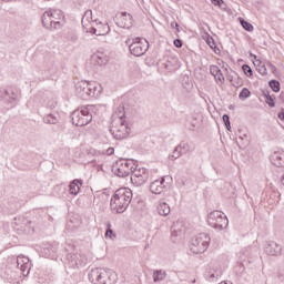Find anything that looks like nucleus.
<instances>
[{
	"label": "nucleus",
	"instance_id": "obj_1",
	"mask_svg": "<svg viewBox=\"0 0 284 284\" xmlns=\"http://www.w3.org/2000/svg\"><path fill=\"white\" fill-rule=\"evenodd\" d=\"M132 203V190L128 187H122L115 191L114 195L111 197L110 207L115 214H123L125 210Z\"/></svg>",
	"mask_w": 284,
	"mask_h": 284
},
{
	"label": "nucleus",
	"instance_id": "obj_2",
	"mask_svg": "<svg viewBox=\"0 0 284 284\" xmlns=\"http://www.w3.org/2000/svg\"><path fill=\"white\" fill-rule=\"evenodd\" d=\"M75 92L80 99L84 101L90 98L101 97L103 87L99 82L80 81L75 83Z\"/></svg>",
	"mask_w": 284,
	"mask_h": 284
},
{
	"label": "nucleus",
	"instance_id": "obj_3",
	"mask_svg": "<svg viewBox=\"0 0 284 284\" xmlns=\"http://www.w3.org/2000/svg\"><path fill=\"white\" fill-rule=\"evenodd\" d=\"M89 281L93 284H115L116 273L112 270L93 268L89 272Z\"/></svg>",
	"mask_w": 284,
	"mask_h": 284
},
{
	"label": "nucleus",
	"instance_id": "obj_4",
	"mask_svg": "<svg viewBox=\"0 0 284 284\" xmlns=\"http://www.w3.org/2000/svg\"><path fill=\"white\" fill-rule=\"evenodd\" d=\"M97 110V105H87L80 109H77L71 113V121L77 128H83L92 121V112Z\"/></svg>",
	"mask_w": 284,
	"mask_h": 284
},
{
	"label": "nucleus",
	"instance_id": "obj_5",
	"mask_svg": "<svg viewBox=\"0 0 284 284\" xmlns=\"http://www.w3.org/2000/svg\"><path fill=\"white\" fill-rule=\"evenodd\" d=\"M125 45L129 47L133 57H143V54H145L150 49V42L143 38H129L125 40Z\"/></svg>",
	"mask_w": 284,
	"mask_h": 284
},
{
	"label": "nucleus",
	"instance_id": "obj_6",
	"mask_svg": "<svg viewBox=\"0 0 284 284\" xmlns=\"http://www.w3.org/2000/svg\"><path fill=\"white\" fill-rule=\"evenodd\" d=\"M110 134H112L113 139L118 141H123V139H128L130 134V126L125 123L123 119H114L112 121V125L109 129Z\"/></svg>",
	"mask_w": 284,
	"mask_h": 284
},
{
	"label": "nucleus",
	"instance_id": "obj_7",
	"mask_svg": "<svg viewBox=\"0 0 284 284\" xmlns=\"http://www.w3.org/2000/svg\"><path fill=\"white\" fill-rule=\"evenodd\" d=\"M134 165V160L120 159L113 164L112 172L115 176L125 179V176H130V174H132Z\"/></svg>",
	"mask_w": 284,
	"mask_h": 284
},
{
	"label": "nucleus",
	"instance_id": "obj_8",
	"mask_svg": "<svg viewBox=\"0 0 284 284\" xmlns=\"http://www.w3.org/2000/svg\"><path fill=\"white\" fill-rule=\"evenodd\" d=\"M210 241H212L210 235L206 233H200L191 241V252H193V254H203V252H206L207 247H210Z\"/></svg>",
	"mask_w": 284,
	"mask_h": 284
},
{
	"label": "nucleus",
	"instance_id": "obj_9",
	"mask_svg": "<svg viewBox=\"0 0 284 284\" xmlns=\"http://www.w3.org/2000/svg\"><path fill=\"white\" fill-rule=\"evenodd\" d=\"M207 223L214 230H225L227 225H230V221L227 220V216L223 214L221 211H213L207 216Z\"/></svg>",
	"mask_w": 284,
	"mask_h": 284
},
{
	"label": "nucleus",
	"instance_id": "obj_10",
	"mask_svg": "<svg viewBox=\"0 0 284 284\" xmlns=\"http://www.w3.org/2000/svg\"><path fill=\"white\" fill-rule=\"evenodd\" d=\"M150 179V171L145 168H139L136 164L133 168L131 173V182L136 187H141Z\"/></svg>",
	"mask_w": 284,
	"mask_h": 284
},
{
	"label": "nucleus",
	"instance_id": "obj_11",
	"mask_svg": "<svg viewBox=\"0 0 284 284\" xmlns=\"http://www.w3.org/2000/svg\"><path fill=\"white\" fill-rule=\"evenodd\" d=\"M69 267L77 270L79 267H85L88 265V256L83 253H69L67 255Z\"/></svg>",
	"mask_w": 284,
	"mask_h": 284
},
{
	"label": "nucleus",
	"instance_id": "obj_12",
	"mask_svg": "<svg viewBox=\"0 0 284 284\" xmlns=\"http://www.w3.org/2000/svg\"><path fill=\"white\" fill-rule=\"evenodd\" d=\"M19 99V90L14 88L0 89V101H6L11 104V108L17 105V100Z\"/></svg>",
	"mask_w": 284,
	"mask_h": 284
},
{
	"label": "nucleus",
	"instance_id": "obj_13",
	"mask_svg": "<svg viewBox=\"0 0 284 284\" xmlns=\"http://www.w3.org/2000/svg\"><path fill=\"white\" fill-rule=\"evenodd\" d=\"M42 26L47 30H61L63 24L61 21L52 20V13L48 10L42 14Z\"/></svg>",
	"mask_w": 284,
	"mask_h": 284
},
{
	"label": "nucleus",
	"instance_id": "obj_14",
	"mask_svg": "<svg viewBox=\"0 0 284 284\" xmlns=\"http://www.w3.org/2000/svg\"><path fill=\"white\" fill-rule=\"evenodd\" d=\"M265 254L268 256H282L284 253L283 246L274 241H270L266 243L264 248Z\"/></svg>",
	"mask_w": 284,
	"mask_h": 284
},
{
	"label": "nucleus",
	"instance_id": "obj_15",
	"mask_svg": "<svg viewBox=\"0 0 284 284\" xmlns=\"http://www.w3.org/2000/svg\"><path fill=\"white\" fill-rule=\"evenodd\" d=\"M165 190H168V185L165 184V178L155 180L150 185V191L152 192V194H163Z\"/></svg>",
	"mask_w": 284,
	"mask_h": 284
},
{
	"label": "nucleus",
	"instance_id": "obj_16",
	"mask_svg": "<svg viewBox=\"0 0 284 284\" xmlns=\"http://www.w3.org/2000/svg\"><path fill=\"white\" fill-rule=\"evenodd\" d=\"M221 276H223V271L221 270L220 265L213 266L205 273V278H207V281H210L211 283H214V281H219Z\"/></svg>",
	"mask_w": 284,
	"mask_h": 284
},
{
	"label": "nucleus",
	"instance_id": "obj_17",
	"mask_svg": "<svg viewBox=\"0 0 284 284\" xmlns=\"http://www.w3.org/2000/svg\"><path fill=\"white\" fill-rule=\"evenodd\" d=\"M91 32L97 37H104V34L110 32V26H108V23L103 24L102 22H99L97 27H92Z\"/></svg>",
	"mask_w": 284,
	"mask_h": 284
},
{
	"label": "nucleus",
	"instance_id": "obj_18",
	"mask_svg": "<svg viewBox=\"0 0 284 284\" xmlns=\"http://www.w3.org/2000/svg\"><path fill=\"white\" fill-rule=\"evenodd\" d=\"M271 163L275 165V168H284V152L276 151L271 155Z\"/></svg>",
	"mask_w": 284,
	"mask_h": 284
},
{
	"label": "nucleus",
	"instance_id": "obj_19",
	"mask_svg": "<svg viewBox=\"0 0 284 284\" xmlns=\"http://www.w3.org/2000/svg\"><path fill=\"white\" fill-rule=\"evenodd\" d=\"M132 14L122 12L121 21L119 23L120 28H126V30H130V28H132Z\"/></svg>",
	"mask_w": 284,
	"mask_h": 284
},
{
	"label": "nucleus",
	"instance_id": "obj_20",
	"mask_svg": "<svg viewBox=\"0 0 284 284\" xmlns=\"http://www.w3.org/2000/svg\"><path fill=\"white\" fill-rule=\"evenodd\" d=\"M251 57L255 59L254 65L256 67L258 74H262V77L267 75V67H265V63H263V61L257 59V57L254 54H251Z\"/></svg>",
	"mask_w": 284,
	"mask_h": 284
},
{
	"label": "nucleus",
	"instance_id": "obj_21",
	"mask_svg": "<svg viewBox=\"0 0 284 284\" xmlns=\"http://www.w3.org/2000/svg\"><path fill=\"white\" fill-rule=\"evenodd\" d=\"M57 245L54 244H45L44 247H42V254L47 256L48 258H54V254H57Z\"/></svg>",
	"mask_w": 284,
	"mask_h": 284
},
{
	"label": "nucleus",
	"instance_id": "obj_22",
	"mask_svg": "<svg viewBox=\"0 0 284 284\" xmlns=\"http://www.w3.org/2000/svg\"><path fill=\"white\" fill-rule=\"evenodd\" d=\"M81 185H83V181L73 180L69 185L70 194H73V196H77V194H79V192H81Z\"/></svg>",
	"mask_w": 284,
	"mask_h": 284
},
{
	"label": "nucleus",
	"instance_id": "obj_23",
	"mask_svg": "<svg viewBox=\"0 0 284 284\" xmlns=\"http://www.w3.org/2000/svg\"><path fill=\"white\" fill-rule=\"evenodd\" d=\"M210 73L212 74V77H214V79H217V81H225V77H223V72L219 67L211 65Z\"/></svg>",
	"mask_w": 284,
	"mask_h": 284
},
{
	"label": "nucleus",
	"instance_id": "obj_24",
	"mask_svg": "<svg viewBox=\"0 0 284 284\" xmlns=\"http://www.w3.org/2000/svg\"><path fill=\"white\" fill-rule=\"evenodd\" d=\"M171 212L170 205L165 202H160L158 205V214L160 216H168Z\"/></svg>",
	"mask_w": 284,
	"mask_h": 284
},
{
	"label": "nucleus",
	"instance_id": "obj_25",
	"mask_svg": "<svg viewBox=\"0 0 284 284\" xmlns=\"http://www.w3.org/2000/svg\"><path fill=\"white\" fill-rule=\"evenodd\" d=\"M168 276V273L163 270H155L153 272V282L154 283H161V281H165V277Z\"/></svg>",
	"mask_w": 284,
	"mask_h": 284
},
{
	"label": "nucleus",
	"instance_id": "obj_26",
	"mask_svg": "<svg viewBox=\"0 0 284 284\" xmlns=\"http://www.w3.org/2000/svg\"><path fill=\"white\" fill-rule=\"evenodd\" d=\"M43 123H47L49 125H57V123H59V116L49 113L43 116Z\"/></svg>",
	"mask_w": 284,
	"mask_h": 284
},
{
	"label": "nucleus",
	"instance_id": "obj_27",
	"mask_svg": "<svg viewBox=\"0 0 284 284\" xmlns=\"http://www.w3.org/2000/svg\"><path fill=\"white\" fill-rule=\"evenodd\" d=\"M18 270H20L22 276H28L30 274V258H24V262Z\"/></svg>",
	"mask_w": 284,
	"mask_h": 284
},
{
	"label": "nucleus",
	"instance_id": "obj_28",
	"mask_svg": "<svg viewBox=\"0 0 284 284\" xmlns=\"http://www.w3.org/2000/svg\"><path fill=\"white\" fill-rule=\"evenodd\" d=\"M49 12L51 13L52 21H61L63 19V11L60 9H50Z\"/></svg>",
	"mask_w": 284,
	"mask_h": 284
},
{
	"label": "nucleus",
	"instance_id": "obj_29",
	"mask_svg": "<svg viewBox=\"0 0 284 284\" xmlns=\"http://www.w3.org/2000/svg\"><path fill=\"white\" fill-rule=\"evenodd\" d=\"M114 116L115 119H125V106L119 105L115 110Z\"/></svg>",
	"mask_w": 284,
	"mask_h": 284
},
{
	"label": "nucleus",
	"instance_id": "obj_30",
	"mask_svg": "<svg viewBox=\"0 0 284 284\" xmlns=\"http://www.w3.org/2000/svg\"><path fill=\"white\" fill-rule=\"evenodd\" d=\"M250 97H252V92L247 88H243L239 94V99H241V101H245V99H250Z\"/></svg>",
	"mask_w": 284,
	"mask_h": 284
},
{
	"label": "nucleus",
	"instance_id": "obj_31",
	"mask_svg": "<svg viewBox=\"0 0 284 284\" xmlns=\"http://www.w3.org/2000/svg\"><path fill=\"white\" fill-rule=\"evenodd\" d=\"M4 278L7 281H13V278H17V273L14 271L10 270V267L4 268Z\"/></svg>",
	"mask_w": 284,
	"mask_h": 284
},
{
	"label": "nucleus",
	"instance_id": "obj_32",
	"mask_svg": "<svg viewBox=\"0 0 284 284\" xmlns=\"http://www.w3.org/2000/svg\"><path fill=\"white\" fill-rule=\"evenodd\" d=\"M268 85L271 90H273V92H281V82H278L277 80H271L268 82Z\"/></svg>",
	"mask_w": 284,
	"mask_h": 284
},
{
	"label": "nucleus",
	"instance_id": "obj_33",
	"mask_svg": "<svg viewBox=\"0 0 284 284\" xmlns=\"http://www.w3.org/2000/svg\"><path fill=\"white\" fill-rule=\"evenodd\" d=\"M176 148L182 154H187V152H190V145L185 141H182Z\"/></svg>",
	"mask_w": 284,
	"mask_h": 284
},
{
	"label": "nucleus",
	"instance_id": "obj_34",
	"mask_svg": "<svg viewBox=\"0 0 284 284\" xmlns=\"http://www.w3.org/2000/svg\"><path fill=\"white\" fill-rule=\"evenodd\" d=\"M106 239H116V234H114V231L112 230V224L108 222L106 224V232H105Z\"/></svg>",
	"mask_w": 284,
	"mask_h": 284
},
{
	"label": "nucleus",
	"instance_id": "obj_35",
	"mask_svg": "<svg viewBox=\"0 0 284 284\" xmlns=\"http://www.w3.org/2000/svg\"><path fill=\"white\" fill-rule=\"evenodd\" d=\"M242 28L246 30V32H252L254 30V26L252 23L245 21L244 19H240Z\"/></svg>",
	"mask_w": 284,
	"mask_h": 284
},
{
	"label": "nucleus",
	"instance_id": "obj_36",
	"mask_svg": "<svg viewBox=\"0 0 284 284\" xmlns=\"http://www.w3.org/2000/svg\"><path fill=\"white\" fill-rule=\"evenodd\" d=\"M14 225H17V227H23L24 225H28V220L23 217H16Z\"/></svg>",
	"mask_w": 284,
	"mask_h": 284
},
{
	"label": "nucleus",
	"instance_id": "obj_37",
	"mask_svg": "<svg viewBox=\"0 0 284 284\" xmlns=\"http://www.w3.org/2000/svg\"><path fill=\"white\" fill-rule=\"evenodd\" d=\"M94 21L95 23H97V21L98 20H94L93 18H92V10H88V11H85V13H84V16H83V18H82V23H85V21Z\"/></svg>",
	"mask_w": 284,
	"mask_h": 284
},
{
	"label": "nucleus",
	"instance_id": "obj_38",
	"mask_svg": "<svg viewBox=\"0 0 284 284\" xmlns=\"http://www.w3.org/2000/svg\"><path fill=\"white\" fill-rule=\"evenodd\" d=\"M181 156H183V153L180 152V150L175 146L173 154L169 156V159L171 161H176V159H180Z\"/></svg>",
	"mask_w": 284,
	"mask_h": 284
},
{
	"label": "nucleus",
	"instance_id": "obj_39",
	"mask_svg": "<svg viewBox=\"0 0 284 284\" xmlns=\"http://www.w3.org/2000/svg\"><path fill=\"white\" fill-rule=\"evenodd\" d=\"M222 121H223V123H224L226 130H229V132H230V130H232V125H231V123H230V115L224 114V115L222 116Z\"/></svg>",
	"mask_w": 284,
	"mask_h": 284
},
{
	"label": "nucleus",
	"instance_id": "obj_40",
	"mask_svg": "<svg viewBox=\"0 0 284 284\" xmlns=\"http://www.w3.org/2000/svg\"><path fill=\"white\" fill-rule=\"evenodd\" d=\"M242 70L245 75L252 77L254 72L252 71V68L248 64H243Z\"/></svg>",
	"mask_w": 284,
	"mask_h": 284
},
{
	"label": "nucleus",
	"instance_id": "obj_41",
	"mask_svg": "<svg viewBox=\"0 0 284 284\" xmlns=\"http://www.w3.org/2000/svg\"><path fill=\"white\" fill-rule=\"evenodd\" d=\"M67 40L71 41V43H77V41H79V36H77L75 33H68Z\"/></svg>",
	"mask_w": 284,
	"mask_h": 284
},
{
	"label": "nucleus",
	"instance_id": "obj_42",
	"mask_svg": "<svg viewBox=\"0 0 284 284\" xmlns=\"http://www.w3.org/2000/svg\"><path fill=\"white\" fill-rule=\"evenodd\" d=\"M93 59L98 62L99 65H103L108 61L105 58H101L99 54H94Z\"/></svg>",
	"mask_w": 284,
	"mask_h": 284
},
{
	"label": "nucleus",
	"instance_id": "obj_43",
	"mask_svg": "<svg viewBox=\"0 0 284 284\" xmlns=\"http://www.w3.org/2000/svg\"><path fill=\"white\" fill-rule=\"evenodd\" d=\"M265 102L267 103V105L270 106V108H276V102L274 101V98L271 95V98H267L266 100H265Z\"/></svg>",
	"mask_w": 284,
	"mask_h": 284
},
{
	"label": "nucleus",
	"instance_id": "obj_44",
	"mask_svg": "<svg viewBox=\"0 0 284 284\" xmlns=\"http://www.w3.org/2000/svg\"><path fill=\"white\" fill-rule=\"evenodd\" d=\"M27 256H18L17 257V266L20 268L23 265V262H26Z\"/></svg>",
	"mask_w": 284,
	"mask_h": 284
},
{
	"label": "nucleus",
	"instance_id": "obj_45",
	"mask_svg": "<svg viewBox=\"0 0 284 284\" xmlns=\"http://www.w3.org/2000/svg\"><path fill=\"white\" fill-rule=\"evenodd\" d=\"M211 2L213 3V6H219V8H223V6H225V2H223V0H211Z\"/></svg>",
	"mask_w": 284,
	"mask_h": 284
},
{
	"label": "nucleus",
	"instance_id": "obj_46",
	"mask_svg": "<svg viewBox=\"0 0 284 284\" xmlns=\"http://www.w3.org/2000/svg\"><path fill=\"white\" fill-rule=\"evenodd\" d=\"M173 44L175 48H183V41L181 39H175Z\"/></svg>",
	"mask_w": 284,
	"mask_h": 284
},
{
	"label": "nucleus",
	"instance_id": "obj_47",
	"mask_svg": "<svg viewBox=\"0 0 284 284\" xmlns=\"http://www.w3.org/2000/svg\"><path fill=\"white\" fill-rule=\"evenodd\" d=\"M267 67L271 68L273 74H276V72H278V69L272 62H267Z\"/></svg>",
	"mask_w": 284,
	"mask_h": 284
},
{
	"label": "nucleus",
	"instance_id": "obj_48",
	"mask_svg": "<svg viewBox=\"0 0 284 284\" xmlns=\"http://www.w3.org/2000/svg\"><path fill=\"white\" fill-rule=\"evenodd\" d=\"M171 28L173 30H176V32H181V29L179 28V22L176 21L171 22Z\"/></svg>",
	"mask_w": 284,
	"mask_h": 284
},
{
	"label": "nucleus",
	"instance_id": "obj_49",
	"mask_svg": "<svg viewBox=\"0 0 284 284\" xmlns=\"http://www.w3.org/2000/svg\"><path fill=\"white\" fill-rule=\"evenodd\" d=\"M88 154H91V156H97V154H99V151L91 149L89 150Z\"/></svg>",
	"mask_w": 284,
	"mask_h": 284
},
{
	"label": "nucleus",
	"instance_id": "obj_50",
	"mask_svg": "<svg viewBox=\"0 0 284 284\" xmlns=\"http://www.w3.org/2000/svg\"><path fill=\"white\" fill-rule=\"evenodd\" d=\"M263 97L265 98V101L272 98V95L270 94V91H263Z\"/></svg>",
	"mask_w": 284,
	"mask_h": 284
},
{
	"label": "nucleus",
	"instance_id": "obj_51",
	"mask_svg": "<svg viewBox=\"0 0 284 284\" xmlns=\"http://www.w3.org/2000/svg\"><path fill=\"white\" fill-rule=\"evenodd\" d=\"M106 154H109V156L112 155V154H114V148L108 149V150H106Z\"/></svg>",
	"mask_w": 284,
	"mask_h": 284
},
{
	"label": "nucleus",
	"instance_id": "obj_52",
	"mask_svg": "<svg viewBox=\"0 0 284 284\" xmlns=\"http://www.w3.org/2000/svg\"><path fill=\"white\" fill-rule=\"evenodd\" d=\"M239 139H240L241 141H245V139H247V134H243V135L240 134Z\"/></svg>",
	"mask_w": 284,
	"mask_h": 284
},
{
	"label": "nucleus",
	"instance_id": "obj_53",
	"mask_svg": "<svg viewBox=\"0 0 284 284\" xmlns=\"http://www.w3.org/2000/svg\"><path fill=\"white\" fill-rule=\"evenodd\" d=\"M48 108H57V102H51V104H47Z\"/></svg>",
	"mask_w": 284,
	"mask_h": 284
},
{
	"label": "nucleus",
	"instance_id": "obj_54",
	"mask_svg": "<svg viewBox=\"0 0 284 284\" xmlns=\"http://www.w3.org/2000/svg\"><path fill=\"white\" fill-rule=\"evenodd\" d=\"M172 236H179V233H176V231L174 230V227H172Z\"/></svg>",
	"mask_w": 284,
	"mask_h": 284
},
{
	"label": "nucleus",
	"instance_id": "obj_55",
	"mask_svg": "<svg viewBox=\"0 0 284 284\" xmlns=\"http://www.w3.org/2000/svg\"><path fill=\"white\" fill-rule=\"evenodd\" d=\"M282 183L284 184V173H283V175H282Z\"/></svg>",
	"mask_w": 284,
	"mask_h": 284
},
{
	"label": "nucleus",
	"instance_id": "obj_56",
	"mask_svg": "<svg viewBox=\"0 0 284 284\" xmlns=\"http://www.w3.org/2000/svg\"><path fill=\"white\" fill-rule=\"evenodd\" d=\"M175 1H180V0H175Z\"/></svg>",
	"mask_w": 284,
	"mask_h": 284
}]
</instances>
